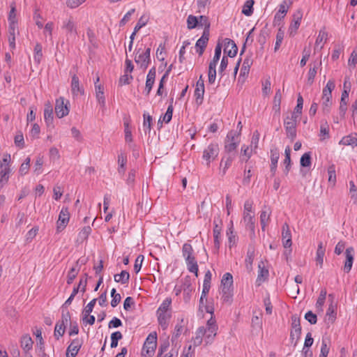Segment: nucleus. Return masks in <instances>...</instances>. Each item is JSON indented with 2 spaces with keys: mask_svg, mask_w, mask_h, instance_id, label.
I'll list each match as a JSON object with an SVG mask.
<instances>
[{
  "mask_svg": "<svg viewBox=\"0 0 357 357\" xmlns=\"http://www.w3.org/2000/svg\"><path fill=\"white\" fill-rule=\"evenodd\" d=\"M171 304H172V299L170 298H166L162 301V303H161V305H160V307L157 310L156 312H172Z\"/></svg>",
  "mask_w": 357,
  "mask_h": 357,
  "instance_id": "37",
  "label": "nucleus"
},
{
  "mask_svg": "<svg viewBox=\"0 0 357 357\" xmlns=\"http://www.w3.org/2000/svg\"><path fill=\"white\" fill-rule=\"evenodd\" d=\"M271 210L267 208L266 206H264V208L261 211L260 214V223L261 225L262 230H264L265 227L266 225V223L268 222L270 215H271Z\"/></svg>",
  "mask_w": 357,
  "mask_h": 357,
  "instance_id": "29",
  "label": "nucleus"
},
{
  "mask_svg": "<svg viewBox=\"0 0 357 357\" xmlns=\"http://www.w3.org/2000/svg\"><path fill=\"white\" fill-rule=\"evenodd\" d=\"M291 319L292 331L290 333V339L292 342L296 340L295 344H296L301 335V320L297 314H293Z\"/></svg>",
  "mask_w": 357,
  "mask_h": 357,
  "instance_id": "5",
  "label": "nucleus"
},
{
  "mask_svg": "<svg viewBox=\"0 0 357 357\" xmlns=\"http://www.w3.org/2000/svg\"><path fill=\"white\" fill-rule=\"evenodd\" d=\"M349 98V93L347 92V90H343L341 96L340 105V115L342 117H344L345 113L347 112V99Z\"/></svg>",
  "mask_w": 357,
  "mask_h": 357,
  "instance_id": "23",
  "label": "nucleus"
},
{
  "mask_svg": "<svg viewBox=\"0 0 357 357\" xmlns=\"http://www.w3.org/2000/svg\"><path fill=\"white\" fill-rule=\"evenodd\" d=\"M30 162L31 159L30 158H26L24 160V162L21 165L19 173L20 175L23 176L28 173L29 167H30Z\"/></svg>",
  "mask_w": 357,
  "mask_h": 357,
  "instance_id": "55",
  "label": "nucleus"
},
{
  "mask_svg": "<svg viewBox=\"0 0 357 357\" xmlns=\"http://www.w3.org/2000/svg\"><path fill=\"white\" fill-rule=\"evenodd\" d=\"M282 244L285 248H290L291 246V234L289 229V225L287 223H284L282 225Z\"/></svg>",
  "mask_w": 357,
  "mask_h": 357,
  "instance_id": "14",
  "label": "nucleus"
},
{
  "mask_svg": "<svg viewBox=\"0 0 357 357\" xmlns=\"http://www.w3.org/2000/svg\"><path fill=\"white\" fill-rule=\"evenodd\" d=\"M61 28L66 31L67 40L77 38L78 35L77 27L73 17L63 20Z\"/></svg>",
  "mask_w": 357,
  "mask_h": 357,
  "instance_id": "4",
  "label": "nucleus"
},
{
  "mask_svg": "<svg viewBox=\"0 0 357 357\" xmlns=\"http://www.w3.org/2000/svg\"><path fill=\"white\" fill-rule=\"evenodd\" d=\"M123 335L120 331H116L111 335V347L115 348L118 346V341L121 340Z\"/></svg>",
  "mask_w": 357,
  "mask_h": 357,
  "instance_id": "49",
  "label": "nucleus"
},
{
  "mask_svg": "<svg viewBox=\"0 0 357 357\" xmlns=\"http://www.w3.org/2000/svg\"><path fill=\"white\" fill-rule=\"evenodd\" d=\"M91 232V229L89 226L84 227L78 234L77 241L82 243L86 240Z\"/></svg>",
  "mask_w": 357,
  "mask_h": 357,
  "instance_id": "42",
  "label": "nucleus"
},
{
  "mask_svg": "<svg viewBox=\"0 0 357 357\" xmlns=\"http://www.w3.org/2000/svg\"><path fill=\"white\" fill-rule=\"evenodd\" d=\"M66 326L61 325L60 322H57L54 328V336L56 340H59L60 337L63 335L66 331Z\"/></svg>",
  "mask_w": 357,
  "mask_h": 357,
  "instance_id": "53",
  "label": "nucleus"
},
{
  "mask_svg": "<svg viewBox=\"0 0 357 357\" xmlns=\"http://www.w3.org/2000/svg\"><path fill=\"white\" fill-rule=\"evenodd\" d=\"M319 65H321V61H320L319 63H314L313 66H312V64L310 65V67L307 73V84H308L309 86H311L314 82V79L317 75Z\"/></svg>",
  "mask_w": 357,
  "mask_h": 357,
  "instance_id": "21",
  "label": "nucleus"
},
{
  "mask_svg": "<svg viewBox=\"0 0 357 357\" xmlns=\"http://www.w3.org/2000/svg\"><path fill=\"white\" fill-rule=\"evenodd\" d=\"M157 347V334L156 333H150L146 339L144 344L143 350H146V353L151 356L154 353Z\"/></svg>",
  "mask_w": 357,
  "mask_h": 357,
  "instance_id": "8",
  "label": "nucleus"
},
{
  "mask_svg": "<svg viewBox=\"0 0 357 357\" xmlns=\"http://www.w3.org/2000/svg\"><path fill=\"white\" fill-rule=\"evenodd\" d=\"M328 298L331 301V303L329 305L327 312L326 316H328V319L333 323L335 319L336 312L335 311V307L333 304L334 296L333 294L328 295Z\"/></svg>",
  "mask_w": 357,
  "mask_h": 357,
  "instance_id": "36",
  "label": "nucleus"
},
{
  "mask_svg": "<svg viewBox=\"0 0 357 357\" xmlns=\"http://www.w3.org/2000/svg\"><path fill=\"white\" fill-rule=\"evenodd\" d=\"M328 182H330L333 185H334L336 182L335 167L334 165H331L328 167Z\"/></svg>",
  "mask_w": 357,
  "mask_h": 357,
  "instance_id": "57",
  "label": "nucleus"
},
{
  "mask_svg": "<svg viewBox=\"0 0 357 357\" xmlns=\"http://www.w3.org/2000/svg\"><path fill=\"white\" fill-rule=\"evenodd\" d=\"M185 262L189 272L194 273L196 277H198L199 268L195 257L190 260H185Z\"/></svg>",
  "mask_w": 357,
  "mask_h": 357,
  "instance_id": "32",
  "label": "nucleus"
},
{
  "mask_svg": "<svg viewBox=\"0 0 357 357\" xmlns=\"http://www.w3.org/2000/svg\"><path fill=\"white\" fill-rule=\"evenodd\" d=\"M199 22L198 17L190 15L187 18V27L188 29H192L196 28L199 25Z\"/></svg>",
  "mask_w": 357,
  "mask_h": 357,
  "instance_id": "46",
  "label": "nucleus"
},
{
  "mask_svg": "<svg viewBox=\"0 0 357 357\" xmlns=\"http://www.w3.org/2000/svg\"><path fill=\"white\" fill-rule=\"evenodd\" d=\"M79 273V269L76 268V267H73L68 273L67 276V283L68 284H70L73 283L75 278L77 277V275Z\"/></svg>",
  "mask_w": 357,
  "mask_h": 357,
  "instance_id": "58",
  "label": "nucleus"
},
{
  "mask_svg": "<svg viewBox=\"0 0 357 357\" xmlns=\"http://www.w3.org/2000/svg\"><path fill=\"white\" fill-rule=\"evenodd\" d=\"M82 342L78 338L72 340L66 350V357H75L82 347Z\"/></svg>",
  "mask_w": 357,
  "mask_h": 357,
  "instance_id": "13",
  "label": "nucleus"
},
{
  "mask_svg": "<svg viewBox=\"0 0 357 357\" xmlns=\"http://www.w3.org/2000/svg\"><path fill=\"white\" fill-rule=\"evenodd\" d=\"M292 4L291 0H284L279 6V10L275 14V18L282 19L286 15L289 6Z\"/></svg>",
  "mask_w": 357,
  "mask_h": 357,
  "instance_id": "17",
  "label": "nucleus"
},
{
  "mask_svg": "<svg viewBox=\"0 0 357 357\" xmlns=\"http://www.w3.org/2000/svg\"><path fill=\"white\" fill-rule=\"evenodd\" d=\"M258 268L259 272L257 280L259 282H264L268 276V271L264 267L263 261L259 262Z\"/></svg>",
  "mask_w": 357,
  "mask_h": 357,
  "instance_id": "31",
  "label": "nucleus"
},
{
  "mask_svg": "<svg viewBox=\"0 0 357 357\" xmlns=\"http://www.w3.org/2000/svg\"><path fill=\"white\" fill-rule=\"evenodd\" d=\"M342 142L346 145L357 146V135L347 136L343 138Z\"/></svg>",
  "mask_w": 357,
  "mask_h": 357,
  "instance_id": "62",
  "label": "nucleus"
},
{
  "mask_svg": "<svg viewBox=\"0 0 357 357\" xmlns=\"http://www.w3.org/2000/svg\"><path fill=\"white\" fill-rule=\"evenodd\" d=\"M345 261L343 270L345 273H348L351 271L354 260V249L353 247H349L346 249L345 252Z\"/></svg>",
  "mask_w": 357,
  "mask_h": 357,
  "instance_id": "12",
  "label": "nucleus"
},
{
  "mask_svg": "<svg viewBox=\"0 0 357 357\" xmlns=\"http://www.w3.org/2000/svg\"><path fill=\"white\" fill-rule=\"evenodd\" d=\"M225 53L229 57H234L238 52V47L234 40L229 38L225 39Z\"/></svg>",
  "mask_w": 357,
  "mask_h": 357,
  "instance_id": "15",
  "label": "nucleus"
},
{
  "mask_svg": "<svg viewBox=\"0 0 357 357\" xmlns=\"http://www.w3.org/2000/svg\"><path fill=\"white\" fill-rule=\"evenodd\" d=\"M291 149L289 146L286 147L284 151L285 158L284 160V164L285 165V169L284 170V174H288L291 167Z\"/></svg>",
  "mask_w": 357,
  "mask_h": 357,
  "instance_id": "40",
  "label": "nucleus"
},
{
  "mask_svg": "<svg viewBox=\"0 0 357 357\" xmlns=\"http://www.w3.org/2000/svg\"><path fill=\"white\" fill-rule=\"evenodd\" d=\"M301 165L303 167H310L311 165V155L310 152L305 153L301 158Z\"/></svg>",
  "mask_w": 357,
  "mask_h": 357,
  "instance_id": "54",
  "label": "nucleus"
},
{
  "mask_svg": "<svg viewBox=\"0 0 357 357\" xmlns=\"http://www.w3.org/2000/svg\"><path fill=\"white\" fill-rule=\"evenodd\" d=\"M114 281L123 284H128L130 280V274L126 271H122L120 274H116L114 276Z\"/></svg>",
  "mask_w": 357,
  "mask_h": 357,
  "instance_id": "30",
  "label": "nucleus"
},
{
  "mask_svg": "<svg viewBox=\"0 0 357 357\" xmlns=\"http://www.w3.org/2000/svg\"><path fill=\"white\" fill-rule=\"evenodd\" d=\"M259 141V133L257 130H255L253 132L252 139H251L250 146L251 151L255 152L256 149L258 147Z\"/></svg>",
  "mask_w": 357,
  "mask_h": 357,
  "instance_id": "45",
  "label": "nucleus"
},
{
  "mask_svg": "<svg viewBox=\"0 0 357 357\" xmlns=\"http://www.w3.org/2000/svg\"><path fill=\"white\" fill-rule=\"evenodd\" d=\"M255 258V248L253 246H249L246 258L245 260V267L248 271L252 270V263Z\"/></svg>",
  "mask_w": 357,
  "mask_h": 357,
  "instance_id": "20",
  "label": "nucleus"
},
{
  "mask_svg": "<svg viewBox=\"0 0 357 357\" xmlns=\"http://www.w3.org/2000/svg\"><path fill=\"white\" fill-rule=\"evenodd\" d=\"M70 321V314L68 310H61V319L58 322L62 326H66Z\"/></svg>",
  "mask_w": 357,
  "mask_h": 357,
  "instance_id": "48",
  "label": "nucleus"
},
{
  "mask_svg": "<svg viewBox=\"0 0 357 357\" xmlns=\"http://www.w3.org/2000/svg\"><path fill=\"white\" fill-rule=\"evenodd\" d=\"M239 136L240 132L236 130H231L227 133L224 147L227 154L236 153L235 150L240 142Z\"/></svg>",
  "mask_w": 357,
  "mask_h": 357,
  "instance_id": "2",
  "label": "nucleus"
},
{
  "mask_svg": "<svg viewBox=\"0 0 357 357\" xmlns=\"http://www.w3.org/2000/svg\"><path fill=\"white\" fill-rule=\"evenodd\" d=\"M252 64V59H251L250 56V57L247 56L243 61L241 73V74L243 73V75L248 74L250 68Z\"/></svg>",
  "mask_w": 357,
  "mask_h": 357,
  "instance_id": "51",
  "label": "nucleus"
},
{
  "mask_svg": "<svg viewBox=\"0 0 357 357\" xmlns=\"http://www.w3.org/2000/svg\"><path fill=\"white\" fill-rule=\"evenodd\" d=\"M158 321L163 331L167 330L169 326V320L172 317V312H156Z\"/></svg>",
  "mask_w": 357,
  "mask_h": 357,
  "instance_id": "16",
  "label": "nucleus"
},
{
  "mask_svg": "<svg viewBox=\"0 0 357 357\" xmlns=\"http://www.w3.org/2000/svg\"><path fill=\"white\" fill-rule=\"evenodd\" d=\"M270 35V30L267 26V24L261 29L260 31L259 35L257 38L258 43L260 44L261 47L263 48L264 45H265L266 42V38Z\"/></svg>",
  "mask_w": 357,
  "mask_h": 357,
  "instance_id": "28",
  "label": "nucleus"
},
{
  "mask_svg": "<svg viewBox=\"0 0 357 357\" xmlns=\"http://www.w3.org/2000/svg\"><path fill=\"white\" fill-rule=\"evenodd\" d=\"M33 341L29 335L25 334L22 335L20 341V345L22 349L26 352L32 349Z\"/></svg>",
  "mask_w": 357,
  "mask_h": 357,
  "instance_id": "22",
  "label": "nucleus"
},
{
  "mask_svg": "<svg viewBox=\"0 0 357 357\" xmlns=\"http://www.w3.org/2000/svg\"><path fill=\"white\" fill-rule=\"evenodd\" d=\"M205 342L206 344H211L216 335L218 327H207Z\"/></svg>",
  "mask_w": 357,
  "mask_h": 357,
  "instance_id": "35",
  "label": "nucleus"
},
{
  "mask_svg": "<svg viewBox=\"0 0 357 357\" xmlns=\"http://www.w3.org/2000/svg\"><path fill=\"white\" fill-rule=\"evenodd\" d=\"M43 165V157L38 155L36 158L35 165H34V172L37 174H39L42 172V167Z\"/></svg>",
  "mask_w": 357,
  "mask_h": 357,
  "instance_id": "60",
  "label": "nucleus"
},
{
  "mask_svg": "<svg viewBox=\"0 0 357 357\" xmlns=\"http://www.w3.org/2000/svg\"><path fill=\"white\" fill-rule=\"evenodd\" d=\"M222 299L225 303H230L233 296V277L229 273L223 275L221 280Z\"/></svg>",
  "mask_w": 357,
  "mask_h": 357,
  "instance_id": "1",
  "label": "nucleus"
},
{
  "mask_svg": "<svg viewBox=\"0 0 357 357\" xmlns=\"http://www.w3.org/2000/svg\"><path fill=\"white\" fill-rule=\"evenodd\" d=\"M325 250H326L325 248L324 247L323 243L319 242L316 252V262L317 264L319 265L321 268L322 267L324 263Z\"/></svg>",
  "mask_w": 357,
  "mask_h": 357,
  "instance_id": "25",
  "label": "nucleus"
},
{
  "mask_svg": "<svg viewBox=\"0 0 357 357\" xmlns=\"http://www.w3.org/2000/svg\"><path fill=\"white\" fill-rule=\"evenodd\" d=\"M296 123L294 120L289 121V116L284 120V126L287 137L294 141L296 137Z\"/></svg>",
  "mask_w": 357,
  "mask_h": 357,
  "instance_id": "9",
  "label": "nucleus"
},
{
  "mask_svg": "<svg viewBox=\"0 0 357 357\" xmlns=\"http://www.w3.org/2000/svg\"><path fill=\"white\" fill-rule=\"evenodd\" d=\"M280 158V152L278 149L271 150V165H278Z\"/></svg>",
  "mask_w": 357,
  "mask_h": 357,
  "instance_id": "63",
  "label": "nucleus"
},
{
  "mask_svg": "<svg viewBox=\"0 0 357 357\" xmlns=\"http://www.w3.org/2000/svg\"><path fill=\"white\" fill-rule=\"evenodd\" d=\"M44 118L47 124L51 123L53 121V109L50 103L45 104V105Z\"/></svg>",
  "mask_w": 357,
  "mask_h": 357,
  "instance_id": "33",
  "label": "nucleus"
},
{
  "mask_svg": "<svg viewBox=\"0 0 357 357\" xmlns=\"http://www.w3.org/2000/svg\"><path fill=\"white\" fill-rule=\"evenodd\" d=\"M96 96L98 102L100 104L102 107L105 106V98L104 96V88L101 84L95 86Z\"/></svg>",
  "mask_w": 357,
  "mask_h": 357,
  "instance_id": "27",
  "label": "nucleus"
},
{
  "mask_svg": "<svg viewBox=\"0 0 357 357\" xmlns=\"http://www.w3.org/2000/svg\"><path fill=\"white\" fill-rule=\"evenodd\" d=\"M328 38V33L324 30H320L316 39L314 49H317L322 42H326Z\"/></svg>",
  "mask_w": 357,
  "mask_h": 357,
  "instance_id": "47",
  "label": "nucleus"
},
{
  "mask_svg": "<svg viewBox=\"0 0 357 357\" xmlns=\"http://www.w3.org/2000/svg\"><path fill=\"white\" fill-rule=\"evenodd\" d=\"M243 220L245 222L246 227L252 231L255 230L254 216L249 213H243Z\"/></svg>",
  "mask_w": 357,
  "mask_h": 357,
  "instance_id": "38",
  "label": "nucleus"
},
{
  "mask_svg": "<svg viewBox=\"0 0 357 357\" xmlns=\"http://www.w3.org/2000/svg\"><path fill=\"white\" fill-rule=\"evenodd\" d=\"M284 31H282L281 29H279L277 35H276V41L275 44L274 50L275 52L278 51L282 43L283 38H284Z\"/></svg>",
  "mask_w": 357,
  "mask_h": 357,
  "instance_id": "59",
  "label": "nucleus"
},
{
  "mask_svg": "<svg viewBox=\"0 0 357 357\" xmlns=\"http://www.w3.org/2000/svg\"><path fill=\"white\" fill-rule=\"evenodd\" d=\"M209 39V33H208V30L203 31V34L199 39H198L195 44V49L197 53L202 56L205 50V48L207 45Z\"/></svg>",
  "mask_w": 357,
  "mask_h": 357,
  "instance_id": "11",
  "label": "nucleus"
},
{
  "mask_svg": "<svg viewBox=\"0 0 357 357\" xmlns=\"http://www.w3.org/2000/svg\"><path fill=\"white\" fill-rule=\"evenodd\" d=\"M151 48L147 47L144 51L142 48L136 50V55L135 61L137 64L139 65L140 68L146 70L151 62Z\"/></svg>",
  "mask_w": 357,
  "mask_h": 357,
  "instance_id": "3",
  "label": "nucleus"
},
{
  "mask_svg": "<svg viewBox=\"0 0 357 357\" xmlns=\"http://www.w3.org/2000/svg\"><path fill=\"white\" fill-rule=\"evenodd\" d=\"M70 219V213L68 208L63 207L60 211L57 221V231H62L67 225Z\"/></svg>",
  "mask_w": 357,
  "mask_h": 357,
  "instance_id": "10",
  "label": "nucleus"
},
{
  "mask_svg": "<svg viewBox=\"0 0 357 357\" xmlns=\"http://www.w3.org/2000/svg\"><path fill=\"white\" fill-rule=\"evenodd\" d=\"M335 87V81L333 79L328 80L326 86L323 89L322 98H332V91Z\"/></svg>",
  "mask_w": 357,
  "mask_h": 357,
  "instance_id": "24",
  "label": "nucleus"
},
{
  "mask_svg": "<svg viewBox=\"0 0 357 357\" xmlns=\"http://www.w3.org/2000/svg\"><path fill=\"white\" fill-rule=\"evenodd\" d=\"M213 228V237H214V247L218 250L220 248V236L221 234V228L218 226L215 221H214Z\"/></svg>",
  "mask_w": 357,
  "mask_h": 357,
  "instance_id": "39",
  "label": "nucleus"
},
{
  "mask_svg": "<svg viewBox=\"0 0 357 357\" xmlns=\"http://www.w3.org/2000/svg\"><path fill=\"white\" fill-rule=\"evenodd\" d=\"M254 0H248L243 6L242 13L245 16H250L253 13Z\"/></svg>",
  "mask_w": 357,
  "mask_h": 357,
  "instance_id": "41",
  "label": "nucleus"
},
{
  "mask_svg": "<svg viewBox=\"0 0 357 357\" xmlns=\"http://www.w3.org/2000/svg\"><path fill=\"white\" fill-rule=\"evenodd\" d=\"M173 98L171 99V104L167 107V109L166 111V113L162 117V121H164L166 123H168L172 118V114H173V105H172Z\"/></svg>",
  "mask_w": 357,
  "mask_h": 357,
  "instance_id": "52",
  "label": "nucleus"
},
{
  "mask_svg": "<svg viewBox=\"0 0 357 357\" xmlns=\"http://www.w3.org/2000/svg\"><path fill=\"white\" fill-rule=\"evenodd\" d=\"M211 0H197V5L198 8V13L204 12L210 3Z\"/></svg>",
  "mask_w": 357,
  "mask_h": 357,
  "instance_id": "64",
  "label": "nucleus"
},
{
  "mask_svg": "<svg viewBox=\"0 0 357 357\" xmlns=\"http://www.w3.org/2000/svg\"><path fill=\"white\" fill-rule=\"evenodd\" d=\"M43 47L41 44L36 43L34 47V54H33V59L34 61L39 64L40 63L41 59L43 57V52H42Z\"/></svg>",
  "mask_w": 357,
  "mask_h": 357,
  "instance_id": "43",
  "label": "nucleus"
},
{
  "mask_svg": "<svg viewBox=\"0 0 357 357\" xmlns=\"http://www.w3.org/2000/svg\"><path fill=\"white\" fill-rule=\"evenodd\" d=\"M194 250L190 243H185L182 247V255L185 260H190L195 258Z\"/></svg>",
  "mask_w": 357,
  "mask_h": 357,
  "instance_id": "26",
  "label": "nucleus"
},
{
  "mask_svg": "<svg viewBox=\"0 0 357 357\" xmlns=\"http://www.w3.org/2000/svg\"><path fill=\"white\" fill-rule=\"evenodd\" d=\"M71 91L73 96L84 94V89L79 86V78L76 75L72 77Z\"/></svg>",
  "mask_w": 357,
  "mask_h": 357,
  "instance_id": "19",
  "label": "nucleus"
},
{
  "mask_svg": "<svg viewBox=\"0 0 357 357\" xmlns=\"http://www.w3.org/2000/svg\"><path fill=\"white\" fill-rule=\"evenodd\" d=\"M236 156V153L227 154V155L224 156L220 162V167H222V175H225L231 165L232 161Z\"/></svg>",
  "mask_w": 357,
  "mask_h": 357,
  "instance_id": "18",
  "label": "nucleus"
},
{
  "mask_svg": "<svg viewBox=\"0 0 357 357\" xmlns=\"http://www.w3.org/2000/svg\"><path fill=\"white\" fill-rule=\"evenodd\" d=\"M219 153L218 145L216 144H209L203 152V158L207 161V165L215 159Z\"/></svg>",
  "mask_w": 357,
  "mask_h": 357,
  "instance_id": "7",
  "label": "nucleus"
},
{
  "mask_svg": "<svg viewBox=\"0 0 357 357\" xmlns=\"http://www.w3.org/2000/svg\"><path fill=\"white\" fill-rule=\"evenodd\" d=\"M183 319H181L180 320V322H178L176 326L174 328V332L172 337V342H174L181 334L183 330Z\"/></svg>",
  "mask_w": 357,
  "mask_h": 357,
  "instance_id": "44",
  "label": "nucleus"
},
{
  "mask_svg": "<svg viewBox=\"0 0 357 357\" xmlns=\"http://www.w3.org/2000/svg\"><path fill=\"white\" fill-rule=\"evenodd\" d=\"M204 89L196 88L195 90V101L197 105H200L204 99Z\"/></svg>",
  "mask_w": 357,
  "mask_h": 357,
  "instance_id": "56",
  "label": "nucleus"
},
{
  "mask_svg": "<svg viewBox=\"0 0 357 357\" xmlns=\"http://www.w3.org/2000/svg\"><path fill=\"white\" fill-rule=\"evenodd\" d=\"M127 163V157L124 155V153H121L118 155V164L119 168L118 172L121 174H123L126 171V165Z\"/></svg>",
  "mask_w": 357,
  "mask_h": 357,
  "instance_id": "34",
  "label": "nucleus"
},
{
  "mask_svg": "<svg viewBox=\"0 0 357 357\" xmlns=\"http://www.w3.org/2000/svg\"><path fill=\"white\" fill-rule=\"evenodd\" d=\"M96 301H97L96 298H93L85 307V308H84V310L83 311V314L84 315V317H83V321H85V319L88 317V316L90 314V313L93 311V309L94 305H95V304L96 303Z\"/></svg>",
  "mask_w": 357,
  "mask_h": 357,
  "instance_id": "50",
  "label": "nucleus"
},
{
  "mask_svg": "<svg viewBox=\"0 0 357 357\" xmlns=\"http://www.w3.org/2000/svg\"><path fill=\"white\" fill-rule=\"evenodd\" d=\"M322 111L324 114H328L332 105L331 98H322Z\"/></svg>",
  "mask_w": 357,
  "mask_h": 357,
  "instance_id": "61",
  "label": "nucleus"
},
{
  "mask_svg": "<svg viewBox=\"0 0 357 357\" xmlns=\"http://www.w3.org/2000/svg\"><path fill=\"white\" fill-rule=\"evenodd\" d=\"M69 101L64 102V98L60 97L56 100L55 112L58 118H62L67 116L69 113Z\"/></svg>",
  "mask_w": 357,
  "mask_h": 357,
  "instance_id": "6",
  "label": "nucleus"
}]
</instances>
